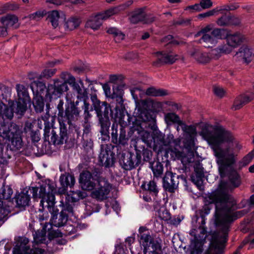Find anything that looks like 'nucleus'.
Returning a JSON list of instances; mask_svg holds the SVG:
<instances>
[{"label":"nucleus","mask_w":254,"mask_h":254,"mask_svg":"<svg viewBox=\"0 0 254 254\" xmlns=\"http://www.w3.org/2000/svg\"><path fill=\"white\" fill-rule=\"evenodd\" d=\"M226 186V184H222L219 190L208 193L205 198L206 203L215 205V223L219 229L218 234L214 235L205 254H223L231 223L249 211L248 209H244L233 212L236 202L230 194L223 191Z\"/></svg>","instance_id":"f257e3e1"},{"label":"nucleus","mask_w":254,"mask_h":254,"mask_svg":"<svg viewBox=\"0 0 254 254\" xmlns=\"http://www.w3.org/2000/svg\"><path fill=\"white\" fill-rule=\"evenodd\" d=\"M200 135L206 140L213 150L216 161L219 166V171L222 176L225 170L235 162V155L230 145L225 148L221 147L224 142H230L233 136L228 131L222 127H217L212 131L208 127H204Z\"/></svg>","instance_id":"f03ea898"},{"label":"nucleus","mask_w":254,"mask_h":254,"mask_svg":"<svg viewBox=\"0 0 254 254\" xmlns=\"http://www.w3.org/2000/svg\"><path fill=\"white\" fill-rule=\"evenodd\" d=\"M30 190L34 198H41L40 206L43 208H47L51 213V225L60 227L66 223L68 216L66 212L62 211L59 214V210L55 206V197L53 193L55 188L53 185L50 183H44L39 188L32 187Z\"/></svg>","instance_id":"7ed1b4c3"},{"label":"nucleus","mask_w":254,"mask_h":254,"mask_svg":"<svg viewBox=\"0 0 254 254\" xmlns=\"http://www.w3.org/2000/svg\"><path fill=\"white\" fill-rule=\"evenodd\" d=\"M82 189L90 190L94 189L91 193V196L97 200L102 201L107 198L109 193L111 185L105 178L100 177L96 185L91 180L80 183Z\"/></svg>","instance_id":"20e7f679"},{"label":"nucleus","mask_w":254,"mask_h":254,"mask_svg":"<svg viewBox=\"0 0 254 254\" xmlns=\"http://www.w3.org/2000/svg\"><path fill=\"white\" fill-rule=\"evenodd\" d=\"M50 116L49 114H46L44 116H42L39 120V122H42V121L44 122V135L46 139L50 140L49 137H50V141L54 144H60L64 143V140H65L67 138V127L66 125L59 121L60 126V136L57 134V132L55 129L52 128L51 131H50L51 128L50 127V123L49 119Z\"/></svg>","instance_id":"39448f33"},{"label":"nucleus","mask_w":254,"mask_h":254,"mask_svg":"<svg viewBox=\"0 0 254 254\" xmlns=\"http://www.w3.org/2000/svg\"><path fill=\"white\" fill-rule=\"evenodd\" d=\"M0 137L10 141V147L12 150H19L23 146L18 127L15 125H11L10 126H1Z\"/></svg>","instance_id":"423d86ee"},{"label":"nucleus","mask_w":254,"mask_h":254,"mask_svg":"<svg viewBox=\"0 0 254 254\" xmlns=\"http://www.w3.org/2000/svg\"><path fill=\"white\" fill-rule=\"evenodd\" d=\"M205 220L204 216H202L201 225L198 229L191 230L190 234L193 237L191 240V254H202L203 245L206 238V228L204 226Z\"/></svg>","instance_id":"0eeeda50"},{"label":"nucleus","mask_w":254,"mask_h":254,"mask_svg":"<svg viewBox=\"0 0 254 254\" xmlns=\"http://www.w3.org/2000/svg\"><path fill=\"white\" fill-rule=\"evenodd\" d=\"M154 149L158 153L162 152L163 150L169 149L172 144L177 145V142L174 138L172 134H169L165 138V135L160 131H156L154 134Z\"/></svg>","instance_id":"6e6552de"},{"label":"nucleus","mask_w":254,"mask_h":254,"mask_svg":"<svg viewBox=\"0 0 254 254\" xmlns=\"http://www.w3.org/2000/svg\"><path fill=\"white\" fill-rule=\"evenodd\" d=\"M80 110L78 107L74 106H68L66 107L65 114L61 117L62 119L59 121L69 125V127H73L77 135L79 134V127L75 126L74 123L78 120L80 117Z\"/></svg>","instance_id":"1a4fd4ad"},{"label":"nucleus","mask_w":254,"mask_h":254,"mask_svg":"<svg viewBox=\"0 0 254 254\" xmlns=\"http://www.w3.org/2000/svg\"><path fill=\"white\" fill-rule=\"evenodd\" d=\"M226 30L224 29H214L210 34H204L200 39V43L204 44V46L207 48L212 47L217 43V40L224 38Z\"/></svg>","instance_id":"9d476101"},{"label":"nucleus","mask_w":254,"mask_h":254,"mask_svg":"<svg viewBox=\"0 0 254 254\" xmlns=\"http://www.w3.org/2000/svg\"><path fill=\"white\" fill-rule=\"evenodd\" d=\"M113 99L116 101V106L115 107V115L114 118L116 122L118 123L122 127L126 124L124 121L125 115V107L123 103L124 100L122 95H114Z\"/></svg>","instance_id":"9b49d317"},{"label":"nucleus","mask_w":254,"mask_h":254,"mask_svg":"<svg viewBox=\"0 0 254 254\" xmlns=\"http://www.w3.org/2000/svg\"><path fill=\"white\" fill-rule=\"evenodd\" d=\"M114 154L107 145H102L99 160L101 164L106 167L112 166L114 162Z\"/></svg>","instance_id":"f8f14e48"},{"label":"nucleus","mask_w":254,"mask_h":254,"mask_svg":"<svg viewBox=\"0 0 254 254\" xmlns=\"http://www.w3.org/2000/svg\"><path fill=\"white\" fill-rule=\"evenodd\" d=\"M179 176L171 172H167L163 178V187L166 191L174 192L179 184Z\"/></svg>","instance_id":"ddd939ff"},{"label":"nucleus","mask_w":254,"mask_h":254,"mask_svg":"<svg viewBox=\"0 0 254 254\" xmlns=\"http://www.w3.org/2000/svg\"><path fill=\"white\" fill-rule=\"evenodd\" d=\"M222 184H226V188L223 189V191H226L229 194V191L234 188L238 187L241 184L240 177L237 172L234 171L231 172L229 176V183L221 182L218 188L215 190H217L220 189V186Z\"/></svg>","instance_id":"4468645a"},{"label":"nucleus","mask_w":254,"mask_h":254,"mask_svg":"<svg viewBox=\"0 0 254 254\" xmlns=\"http://www.w3.org/2000/svg\"><path fill=\"white\" fill-rule=\"evenodd\" d=\"M129 20L131 23L134 24L139 22L147 23L153 21L154 18L153 17L147 18L144 10L142 9H138L130 13Z\"/></svg>","instance_id":"2eb2a0df"},{"label":"nucleus","mask_w":254,"mask_h":254,"mask_svg":"<svg viewBox=\"0 0 254 254\" xmlns=\"http://www.w3.org/2000/svg\"><path fill=\"white\" fill-rule=\"evenodd\" d=\"M60 182L62 187L59 189V192L61 194H64L66 192L68 187L71 188L74 185L75 179L73 176L69 173H65L61 176Z\"/></svg>","instance_id":"dca6fc26"},{"label":"nucleus","mask_w":254,"mask_h":254,"mask_svg":"<svg viewBox=\"0 0 254 254\" xmlns=\"http://www.w3.org/2000/svg\"><path fill=\"white\" fill-rule=\"evenodd\" d=\"M141 156L138 155L129 153L123 158L124 168L126 170H131L140 163Z\"/></svg>","instance_id":"f3484780"},{"label":"nucleus","mask_w":254,"mask_h":254,"mask_svg":"<svg viewBox=\"0 0 254 254\" xmlns=\"http://www.w3.org/2000/svg\"><path fill=\"white\" fill-rule=\"evenodd\" d=\"M254 56V52L247 46H242L236 53L235 56L239 60H243L245 62L249 63Z\"/></svg>","instance_id":"a211bd4d"},{"label":"nucleus","mask_w":254,"mask_h":254,"mask_svg":"<svg viewBox=\"0 0 254 254\" xmlns=\"http://www.w3.org/2000/svg\"><path fill=\"white\" fill-rule=\"evenodd\" d=\"M156 55L160 62L166 64H173L180 57L171 51L157 52Z\"/></svg>","instance_id":"6ab92c4d"},{"label":"nucleus","mask_w":254,"mask_h":254,"mask_svg":"<svg viewBox=\"0 0 254 254\" xmlns=\"http://www.w3.org/2000/svg\"><path fill=\"white\" fill-rule=\"evenodd\" d=\"M224 35V38H226L227 42L233 48L237 47L242 43L245 39L244 36L239 32H236L233 34H228L227 33H226V32Z\"/></svg>","instance_id":"aec40b11"},{"label":"nucleus","mask_w":254,"mask_h":254,"mask_svg":"<svg viewBox=\"0 0 254 254\" xmlns=\"http://www.w3.org/2000/svg\"><path fill=\"white\" fill-rule=\"evenodd\" d=\"M64 19V15L57 10H52L48 13L47 20L54 28L58 27Z\"/></svg>","instance_id":"412c9836"},{"label":"nucleus","mask_w":254,"mask_h":254,"mask_svg":"<svg viewBox=\"0 0 254 254\" xmlns=\"http://www.w3.org/2000/svg\"><path fill=\"white\" fill-rule=\"evenodd\" d=\"M15 201L17 206L19 208H24L29 205L30 201V196L28 191L24 190L15 196Z\"/></svg>","instance_id":"4be33fe9"},{"label":"nucleus","mask_w":254,"mask_h":254,"mask_svg":"<svg viewBox=\"0 0 254 254\" xmlns=\"http://www.w3.org/2000/svg\"><path fill=\"white\" fill-rule=\"evenodd\" d=\"M191 57H193L197 62L201 64H206L209 62L211 59L210 55L205 52H202L198 49H194L190 53Z\"/></svg>","instance_id":"5701e85b"},{"label":"nucleus","mask_w":254,"mask_h":254,"mask_svg":"<svg viewBox=\"0 0 254 254\" xmlns=\"http://www.w3.org/2000/svg\"><path fill=\"white\" fill-rule=\"evenodd\" d=\"M0 21L7 29L10 27L17 28L19 26L18 18L15 15L8 14L0 18Z\"/></svg>","instance_id":"b1692460"},{"label":"nucleus","mask_w":254,"mask_h":254,"mask_svg":"<svg viewBox=\"0 0 254 254\" xmlns=\"http://www.w3.org/2000/svg\"><path fill=\"white\" fill-rule=\"evenodd\" d=\"M113 107H114L113 103H112L111 106H110L106 102H102L101 105L100 104V105L97 107V108L99 109V112L98 110L95 111L99 118L102 117L103 115H104V118H108L109 111L110 110L113 117L114 118L115 111H114V110L112 109V108Z\"/></svg>","instance_id":"393cba45"},{"label":"nucleus","mask_w":254,"mask_h":254,"mask_svg":"<svg viewBox=\"0 0 254 254\" xmlns=\"http://www.w3.org/2000/svg\"><path fill=\"white\" fill-rule=\"evenodd\" d=\"M252 98L248 95L244 94L237 97L232 107V110L236 111L239 110L243 106L252 100Z\"/></svg>","instance_id":"a878e982"},{"label":"nucleus","mask_w":254,"mask_h":254,"mask_svg":"<svg viewBox=\"0 0 254 254\" xmlns=\"http://www.w3.org/2000/svg\"><path fill=\"white\" fill-rule=\"evenodd\" d=\"M44 251L39 248L30 249L25 247L22 250L20 248H15L13 254H43Z\"/></svg>","instance_id":"bb28decb"},{"label":"nucleus","mask_w":254,"mask_h":254,"mask_svg":"<svg viewBox=\"0 0 254 254\" xmlns=\"http://www.w3.org/2000/svg\"><path fill=\"white\" fill-rule=\"evenodd\" d=\"M13 116V109L0 101V117L3 119H11Z\"/></svg>","instance_id":"cd10ccee"},{"label":"nucleus","mask_w":254,"mask_h":254,"mask_svg":"<svg viewBox=\"0 0 254 254\" xmlns=\"http://www.w3.org/2000/svg\"><path fill=\"white\" fill-rule=\"evenodd\" d=\"M164 119L167 125H171L173 124H177L179 126L183 125V123L180 119L179 117L173 113L166 114L165 115Z\"/></svg>","instance_id":"c85d7f7f"},{"label":"nucleus","mask_w":254,"mask_h":254,"mask_svg":"<svg viewBox=\"0 0 254 254\" xmlns=\"http://www.w3.org/2000/svg\"><path fill=\"white\" fill-rule=\"evenodd\" d=\"M30 87L36 96H42V94L46 89L45 84L41 81H34L31 83Z\"/></svg>","instance_id":"c756f323"},{"label":"nucleus","mask_w":254,"mask_h":254,"mask_svg":"<svg viewBox=\"0 0 254 254\" xmlns=\"http://www.w3.org/2000/svg\"><path fill=\"white\" fill-rule=\"evenodd\" d=\"M46 97L47 99L51 100L52 99H56L60 96V92L56 86L55 83L49 85L46 90Z\"/></svg>","instance_id":"7c9ffc66"},{"label":"nucleus","mask_w":254,"mask_h":254,"mask_svg":"<svg viewBox=\"0 0 254 254\" xmlns=\"http://www.w3.org/2000/svg\"><path fill=\"white\" fill-rule=\"evenodd\" d=\"M47 227V224L43 227V230L41 231H38L33 234L34 241L36 244L44 243L46 238V231Z\"/></svg>","instance_id":"2f4dec72"},{"label":"nucleus","mask_w":254,"mask_h":254,"mask_svg":"<svg viewBox=\"0 0 254 254\" xmlns=\"http://www.w3.org/2000/svg\"><path fill=\"white\" fill-rule=\"evenodd\" d=\"M102 24V19L98 14L95 17L90 19L86 23V27H89L94 30L98 29Z\"/></svg>","instance_id":"473e14b6"},{"label":"nucleus","mask_w":254,"mask_h":254,"mask_svg":"<svg viewBox=\"0 0 254 254\" xmlns=\"http://www.w3.org/2000/svg\"><path fill=\"white\" fill-rule=\"evenodd\" d=\"M81 23L79 18L72 17L69 18L65 23V28L68 30H73L77 28Z\"/></svg>","instance_id":"72a5a7b5"},{"label":"nucleus","mask_w":254,"mask_h":254,"mask_svg":"<svg viewBox=\"0 0 254 254\" xmlns=\"http://www.w3.org/2000/svg\"><path fill=\"white\" fill-rule=\"evenodd\" d=\"M195 175L191 176L192 181L195 184H199L201 181L202 177L203 176V172L200 167V164H196L194 166Z\"/></svg>","instance_id":"f704fd0d"},{"label":"nucleus","mask_w":254,"mask_h":254,"mask_svg":"<svg viewBox=\"0 0 254 254\" xmlns=\"http://www.w3.org/2000/svg\"><path fill=\"white\" fill-rule=\"evenodd\" d=\"M99 123L101 126L100 132L102 134L106 135L109 133L110 122L109 118H99Z\"/></svg>","instance_id":"c9c22d12"},{"label":"nucleus","mask_w":254,"mask_h":254,"mask_svg":"<svg viewBox=\"0 0 254 254\" xmlns=\"http://www.w3.org/2000/svg\"><path fill=\"white\" fill-rule=\"evenodd\" d=\"M33 105L36 112H42L44 108V102L42 96H36L33 98Z\"/></svg>","instance_id":"e433bc0d"},{"label":"nucleus","mask_w":254,"mask_h":254,"mask_svg":"<svg viewBox=\"0 0 254 254\" xmlns=\"http://www.w3.org/2000/svg\"><path fill=\"white\" fill-rule=\"evenodd\" d=\"M153 238L149 234L143 233L141 235L140 242L144 247V251H146L150 246Z\"/></svg>","instance_id":"4c0bfd02"},{"label":"nucleus","mask_w":254,"mask_h":254,"mask_svg":"<svg viewBox=\"0 0 254 254\" xmlns=\"http://www.w3.org/2000/svg\"><path fill=\"white\" fill-rule=\"evenodd\" d=\"M145 93L148 96H162L167 94V92L161 89H156L151 87L146 89Z\"/></svg>","instance_id":"58836bf2"},{"label":"nucleus","mask_w":254,"mask_h":254,"mask_svg":"<svg viewBox=\"0 0 254 254\" xmlns=\"http://www.w3.org/2000/svg\"><path fill=\"white\" fill-rule=\"evenodd\" d=\"M16 89L18 97V99L28 100V95L25 86L21 84H17Z\"/></svg>","instance_id":"ea45409f"},{"label":"nucleus","mask_w":254,"mask_h":254,"mask_svg":"<svg viewBox=\"0 0 254 254\" xmlns=\"http://www.w3.org/2000/svg\"><path fill=\"white\" fill-rule=\"evenodd\" d=\"M82 108L84 110V123H89V120L92 116L89 112L93 110L92 108L90 106V104L87 102V101H85L83 103V105L82 106Z\"/></svg>","instance_id":"a19ab883"},{"label":"nucleus","mask_w":254,"mask_h":254,"mask_svg":"<svg viewBox=\"0 0 254 254\" xmlns=\"http://www.w3.org/2000/svg\"><path fill=\"white\" fill-rule=\"evenodd\" d=\"M27 100L18 99L16 112L20 115H23L27 109Z\"/></svg>","instance_id":"79ce46f5"},{"label":"nucleus","mask_w":254,"mask_h":254,"mask_svg":"<svg viewBox=\"0 0 254 254\" xmlns=\"http://www.w3.org/2000/svg\"><path fill=\"white\" fill-rule=\"evenodd\" d=\"M80 83L82 85V87L78 89L76 92L77 93V98L80 100H83V103L86 101L88 98L87 89L83 87V83L81 80L79 81Z\"/></svg>","instance_id":"37998d69"},{"label":"nucleus","mask_w":254,"mask_h":254,"mask_svg":"<svg viewBox=\"0 0 254 254\" xmlns=\"http://www.w3.org/2000/svg\"><path fill=\"white\" fill-rule=\"evenodd\" d=\"M10 212V208L6 205L3 206L0 209V225L4 223L8 218V215Z\"/></svg>","instance_id":"c03bdc74"},{"label":"nucleus","mask_w":254,"mask_h":254,"mask_svg":"<svg viewBox=\"0 0 254 254\" xmlns=\"http://www.w3.org/2000/svg\"><path fill=\"white\" fill-rule=\"evenodd\" d=\"M142 187H143L145 190L153 192L155 194H157L158 192L156 183L153 181L149 182L146 185H142Z\"/></svg>","instance_id":"a18cd8bd"},{"label":"nucleus","mask_w":254,"mask_h":254,"mask_svg":"<svg viewBox=\"0 0 254 254\" xmlns=\"http://www.w3.org/2000/svg\"><path fill=\"white\" fill-rule=\"evenodd\" d=\"M54 82L58 90V92H60V95H61L64 92L68 90V87L66 84V82H60L58 79L55 80Z\"/></svg>","instance_id":"49530a36"},{"label":"nucleus","mask_w":254,"mask_h":254,"mask_svg":"<svg viewBox=\"0 0 254 254\" xmlns=\"http://www.w3.org/2000/svg\"><path fill=\"white\" fill-rule=\"evenodd\" d=\"M152 170L154 175L158 177L160 176L163 171V165L160 162H156L155 165L152 167Z\"/></svg>","instance_id":"de8ad7c7"},{"label":"nucleus","mask_w":254,"mask_h":254,"mask_svg":"<svg viewBox=\"0 0 254 254\" xmlns=\"http://www.w3.org/2000/svg\"><path fill=\"white\" fill-rule=\"evenodd\" d=\"M118 11V9L116 7L109 9L104 12L99 13V16L102 19V20L106 19L109 17L110 16L114 15Z\"/></svg>","instance_id":"09e8293b"},{"label":"nucleus","mask_w":254,"mask_h":254,"mask_svg":"<svg viewBox=\"0 0 254 254\" xmlns=\"http://www.w3.org/2000/svg\"><path fill=\"white\" fill-rule=\"evenodd\" d=\"M118 11V9L116 7L109 9L104 12L99 13V16L102 19V20L106 19L109 17L110 16L114 15Z\"/></svg>","instance_id":"8fccbe9b"},{"label":"nucleus","mask_w":254,"mask_h":254,"mask_svg":"<svg viewBox=\"0 0 254 254\" xmlns=\"http://www.w3.org/2000/svg\"><path fill=\"white\" fill-rule=\"evenodd\" d=\"M230 19V15L225 14L221 16L217 20V23L220 26L229 25V21Z\"/></svg>","instance_id":"3c124183"},{"label":"nucleus","mask_w":254,"mask_h":254,"mask_svg":"<svg viewBox=\"0 0 254 254\" xmlns=\"http://www.w3.org/2000/svg\"><path fill=\"white\" fill-rule=\"evenodd\" d=\"M92 178V174L87 171H83L80 175L79 183L88 181Z\"/></svg>","instance_id":"603ef678"},{"label":"nucleus","mask_w":254,"mask_h":254,"mask_svg":"<svg viewBox=\"0 0 254 254\" xmlns=\"http://www.w3.org/2000/svg\"><path fill=\"white\" fill-rule=\"evenodd\" d=\"M218 47L219 48L220 52H221L222 54H229L233 49L231 46L228 44V42H227L226 44L220 45Z\"/></svg>","instance_id":"864d4df0"},{"label":"nucleus","mask_w":254,"mask_h":254,"mask_svg":"<svg viewBox=\"0 0 254 254\" xmlns=\"http://www.w3.org/2000/svg\"><path fill=\"white\" fill-rule=\"evenodd\" d=\"M182 126H184V127H183V130L185 132H186L187 133L189 134L191 137H192L196 134V129L194 127L191 126H186L184 124Z\"/></svg>","instance_id":"5fc2aeb1"},{"label":"nucleus","mask_w":254,"mask_h":254,"mask_svg":"<svg viewBox=\"0 0 254 254\" xmlns=\"http://www.w3.org/2000/svg\"><path fill=\"white\" fill-rule=\"evenodd\" d=\"M150 246L153 249V251L151 252L152 254H158L157 251H161V244L158 241L154 240V239L152 240Z\"/></svg>","instance_id":"6e6d98bb"},{"label":"nucleus","mask_w":254,"mask_h":254,"mask_svg":"<svg viewBox=\"0 0 254 254\" xmlns=\"http://www.w3.org/2000/svg\"><path fill=\"white\" fill-rule=\"evenodd\" d=\"M85 197V193L80 191L77 190L76 191H73L71 194V198L73 201L75 202L79 200L80 199H83Z\"/></svg>","instance_id":"4d7b16f0"},{"label":"nucleus","mask_w":254,"mask_h":254,"mask_svg":"<svg viewBox=\"0 0 254 254\" xmlns=\"http://www.w3.org/2000/svg\"><path fill=\"white\" fill-rule=\"evenodd\" d=\"M85 197V193L80 191L77 190L76 191H73L71 194V198L73 201L75 202L79 200L80 199H83Z\"/></svg>","instance_id":"13d9d810"},{"label":"nucleus","mask_w":254,"mask_h":254,"mask_svg":"<svg viewBox=\"0 0 254 254\" xmlns=\"http://www.w3.org/2000/svg\"><path fill=\"white\" fill-rule=\"evenodd\" d=\"M12 193L13 190L12 189L8 186H6L2 190V195L4 199H8L11 197Z\"/></svg>","instance_id":"bf43d9fd"},{"label":"nucleus","mask_w":254,"mask_h":254,"mask_svg":"<svg viewBox=\"0 0 254 254\" xmlns=\"http://www.w3.org/2000/svg\"><path fill=\"white\" fill-rule=\"evenodd\" d=\"M128 138L126 137V132L122 130L120 132L118 143L123 145L127 144Z\"/></svg>","instance_id":"052dcab7"},{"label":"nucleus","mask_w":254,"mask_h":254,"mask_svg":"<svg viewBox=\"0 0 254 254\" xmlns=\"http://www.w3.org/2000/svg\"><path fill=\"white\" fill-rule=\"evenodd\" d=\"M201 6L198 3H195L194 5H189L185 8V10L189 11L190 12L192 13L201 11Z\"/></svg>","instance_id":"680f3d73"},{"label":"nucleus","mask_w":254,"mask_h":254,"mask_svg":"<svg viewBox=\"0 0 254 254\" xmlns=\"http://www.w3.org/2000/svg\"><path fill=\"white\" fill-rule=\"evenodd\" d=\"M254 158V149L249 153L247 155L244 157L242 163L243 165L246 166L249 164L252 159Z\"/></svg>","instance_id":"e2e57ef3"},{"label":"nucleus","mask_w":254,"mask_h":254,"mask_svg":"<svg viewBox=\"0 0 254 254\" xmlns=\"http://www.w3.org/2000/svg\"><path fill=\"white\" fill-rule=\"evenodd\" d=\"M56 72L55 69H45L40 75V78L46 77L49 78L53 76Z\"/></svg>","instance_id":"0e129e2a"},{"label":"nucleus","mask_w":254,"mask_h":254,"mask_svg":"<svg viewBox=\"0 0 254 254\" xmlns=\"http://www.w3.org/2000/svg\"><path fill=\"white\" fill-rule=\"evenodd\" d=\"M45 14L46 12L45 11H38L31 14L30 15V18L36 20H39Z\"/></svg>","instance_id":"69168bd1"},{"label":"nucleus","mask_w":254,"mask_h":254,"mask_svg":"<svg viewBox=\"0 0 254 254\" xmlns=\"http://www.w3.org/2000/svg\"><path fill=\"white\" fill-rule=\"evenodd\" d=\"M199 4L202 10L210 8L212 5V2L211 0H201Z\"/></svg>","instance_id":"338daca9"},{"label":"nucleus","mask_w":254,"mask_h":254,"mask_svg":"<svg viewBox=\"0 0 254 254\" xmlns=\"http://www.w3.org/2000/svg\"><path fill=\"white\" fill-rule=\"evenodd\" d=\"M213 92L216 96L219 97H222L225 94L224 89L219 86L214 87Z\"/></svg>","instance_id":"774afa93"}]
</instances>
